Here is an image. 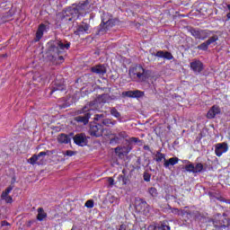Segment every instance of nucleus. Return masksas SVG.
Returning a JSON list of instances; mask_svg holds the SVG:
<instances>
[{
	"label": "nucleus",
	"instance_id": "nucleus-6",
	"mask_svg": "<svg viewBox=\"0 0 230 230\" xmlns=\"http://www.w3.org/2000/svg\"><path fill=\"white\" fill-rule=\"evenodd\" d=\"M89 134L94 137H102L103 136V126L96 122L91 123Z\"/></svg>",
	"mask_w": 230,
	"mask_h": 230
},
{
	"label": "nucleus",
	"instance_id": "nucleus-4",
	"mask_svg": "<svg viewBox=\"0 0 230 230\" xmlns=\"http://www.w3.org/2000/svg\"><path fill=\"white\" fill-rule=\"evenodd\" d=\"M51 154H53L51 151L47 150L45 152H40L38 155H33L28 160V163L32 165L38 164L40 166V164H44V157H46V155H50Z\"/></svg>",
	"mask_w": 230,
	"mask_h": 230
},
{
	"label": "nucleus",
	"instance_id": "nucleus-33",
	"mask_svg": "<svg viewBox=\"0 0 230 230\" xmlns=\"http://www.w3.org/2000/svg\"><path fill=\"white\" fill-rule=\"evenodd\" d=\"M218 40V35H213L208 40H206L208 46H211V44H215Z\"/></svg>",
	"mask_w": 230,
	"mask_h": 230
},
{
	"label": "nucleus",
	"instance_id": "nucleus-14",
	"mask_svg": "<svg viewBox=\"0 0 230 230\" xmlns=\"http://www.w3.org/2000/svg\"><path fill=\"white\" fill-rule=\"evenodd\" d=\"M220 112H222L220 110V106L213 105L208 111L207 118L208 119H213L217 115L220 114Z\"/></svg>",
	"mask_w": 230,
	"mask_h": 230
},
{
	"label": "nucleus",
	"instance_id": "nucleus-25",
	"mask_svg": "<svg viewBox=\"0 0 230 230\" xmlns=\"http://www.w3.org/2000/svg\"><path fill=\"white\" fill-rule=\"evenodd\" d=\"M111 100H112V98H111V95L104 93L102 94L98 97V102L100 103H109V102H111Z\"/></svg>",
	"mask_w": 230,
	"mask_h": 230
},
{
	"label": "nucleus",
	"instance_id": "nucleus-24",
	"mask_svg": "<svg viewBox=\"0 0 230 230\" xmlns=\"http://www.w3.org/2000/svg\"><path fill=\"white\" fill-rule=\"evenodd\" d=\"M118 121L114 120L113 119H102L101 120V124L104 125V127H114L117 125Z\"/></svg>",
	"mask_w": 230,
	"mask_h": 230
},
{
	"label": "nucleus",
	"instance_id": "nucleus-37",
	"mask_svg": "<svg viewBox=\"0 0 230 230\" xmlns=\"http://www.w3.org/2000/svg\"><path fill=\"white\" fill-rule=\"evenodd\" d=\"M12 190H13V186H9L7 187L4 191L2 192V197H5V196H8L10 195V193L12 192Z\"/></svg>",
	"mask_w": 230,
	"mask_h": 230
},
{
	"label": "nucleus",
	"instance_id": "nucleus-7",
	"mask_svg": "<svg viewBox=\"0 0 230 230\" xmlns=\"http://www.w3.org/2000/svg\"><path fill=\"white\" fill-rule=\"evenodd\" d=\"M88 137L84 133H79L73 137L74 143L78 146H87Z\"/></svg>",
	"mask_w": 230,
	"mask_h": 230
},
{
	"label": "nucleus",
	"instance_id": "nucleus-9",
	"mask_svg": "<svg viewBox=\"0 0 230 230\" xmlns=\"http://www.w3.org/2000/svg\"><path fill=\"white\" fill-rule=\"evenodd\" d=\"M110 28H112V20H108L106 22L105 20H102V23L99 25L98 34L103 35Z\"/></svg>",
	"mask_w": 230,
	"mask_h": 230
},
{
	"label": "nucleus",
	"instance_id": "nucleus-41",
	"mask_svg": "<svg viewBox=\"0 0 230 230\" xmlns=\"http://www.w3.org/2000/svg\"><path fill=\"white\" fill-rule=\"evenodd\" d=\"M122 98H132V91L122 92Z\"/></svg>",
	"mask_w": 230,
	"mask_h": 230
},
{
	"label": "nucleus",
	"instance_id": "nucleus-58",
	"mask_svg": "<svg viewBox=\"0 0 230 230\" xmlns=\"http://www.w3.org/2000/svg\"><path fill=\"white\" fill-rule=\"evenodd\" d=\"M73 230V229H72Z\"/></svg>",
	"mask_w": 230,
	"mask_h": 230
},
{
	"label": "nucleus",
	"instance_id": "nucleus-50",
	"mask_svg": "<svg viewBox=\"0 0 230 230\" xmlns=\"http://www.w3.org/2000/svg\"><path fill=\"white\" fill-rule=\"evenodd\" d=\"M172 213L177 214V213H179V209L178 208H172Z\"/></svg>",
	"mask_w": 230,
	"mask_h": 230
},
{
	"label": "nucleus",
	"instance_id": "nucleus-56",
	"mask_svg": "<svg viewBox=\"0 0 230 230\" xmlns=\"http://www.w3.org/2000/svg\"><path fill=\"white\" fill-rule=\"evenodd\" d=\"M227 19H230V13L226 14Z\"/></svg>",
	"mask_w": 230,
	"mask_h": 230
},
{
	"label": "nucleus",
	"instance_id": "nucleus-46",
	"mask_svg": "<svg viewBox=\"0 0 230 230\" xmlns=\"http://www.w3.org/2000/svg\"><path fill=\"white\" fill-rule=\"evenodd\" d=\"M109 186L112 188L114 186V179L112 177L108 178Z\"/></svg>",
	"mask_w": 230,
	"mask_h": 230
},
{
	"label": "nucleus",
	"instance_id": "nucleus-10",
	"mask_svg": "<svg viewBox=\"0 0 230 230\" xmlns=\"http://www.w3.org/2000/svg\"><path fill=\"white\" fill-rule=\"evenodd\" d=\"M132 150V146H118L115 148V154L119 157H125V155H128V153Z\"/></svg>",
	"mask_w": 230,
	"mask_h": 230
},
{
	"label": "nucleus",
	"instance_id": "nucleus-47",
	"mask_svg": "<svg viewBox=\"0 0 230 230\" xmlns=\"http://www.w3.org/2000/svg\"><path fill=\"white\" fill-rule=\"evenodd\" d=\"M139 141V138L137 137H130L129 138V143H137Z\"/></svg>",
	"mask_w": 230,
	"mask_h": 230
},
{
	"label": "nucleus",
	"instance_id": "nucleus-32",
	"mask_svg": "<svg viewBox=\"0 0 230 230\" xmlns=\"http://www.w3.org/2000/svg\"><path fill=\"white\" fill-rule=\"evenodd\" d=\"M155 230H170V226L161 223L160 225L155 226Z\"/></svg>",
	"mask_w": 230,
	"mask_h": 230
},
{
	"label": "nucleus",
	"instance_id": "nucleus-8",
	"mask_svg": "<svg viewBox=\"0 0 230 230\" xmlns=\"http://www.w3.org/2000/svg\"><path fill=\"white\" fill-rule=\"evenodd\" d=\"M148 208V203L141 198L135 199V209L138 213H144L145 209Z\"/></svg>",
	"mask_w": 230,
	"mask_h": 230
},
{
	"label": "nucleus",
	"instance_id": "nucleus-29",
	"mask_svg": "<svg viewBox=\"0 0 230 230\" xmlns=\"http://www.w3.org/2000/svg\"><path fill=\"white\" fill-rule=\"evenodd\" d=\"M121 139L118 136V134L114 133L113 137L110 139V145H118Z\"/></svg>",
	"mask_w": 230,
	"mask_h": 230
},
{
	"label": "nucleus",
	"instance_id": "nucleus-3",
	"mask_svg": "<svg viewBox=\"0 0 230 230\" xmlns=\"http://www.w3.org/2000/svg\"><path fill=\"white\" fill-rule=\"evenodd\" d=\"M129 76L131 78H137L138 80H146V70L141 66H136L129 69Z\"/></svg>",
	"mask_w": 230,
	"mask_h": 230
},
{
	"label": "nucleus",
	"instance_id": "nucleus-40",
	"mask_svg": "<svg viewBox=\"0 0 230 230\" xmlns=\"http://www.w3.org/2000/svg\"><path fill=\"white\" fill-rule=\"evenodd\" d=\"M119 181H122V183L124 185H127L128 182H130V180L128 179V176H123V175L119 176Z\"/></svg>",
	"mask_w": 230,
	"mask_h": 230
},
{
	"label": "nucleus",
	"instance_id": "nucleus-31",
	"mask_svg": "<svg viewBox=\"0 0 230 230\" xmlns=\"http://www.w3.org/2000/svg\"><path fill=\"white\" fill-rule=\"evenodd\" d=\"M142 96H145L144 92H141L139 90L132 91V98H142Z\"/></svg>",
	"mask_w": 230,
	"mask_h": 230
},
{
	"label": "nucleus",
	"instance_id": "nucleus-1",
	"mask_svg": "<svg viewBox=\"0 0 230 230\" xmlns=\"http://www.w3.org/2000/svg\"><path fill=\"white\" fill-rule=\"evenodd\" d=\"M69 48H71V42L69 41L56 40L54 43H51L49 47V53L52 55L51 60H57V57H58L62 51L69 49Z\"/></svg>",
	"mask_w": 230,
	"mask_h": 230
},
{
	"label": "nucleus",
	"instance_id": "nucleus-35",
	"mask_svg": "<svg viewBox=\"0 0 230 230\" xmlns=\"http://www.w3.org/2000/svg\"><path fill=\"white\" fill-rule=\"evenodd\" d=\"M1 199L2 200H4L6 204H12V202H13V199L10 195L1 196Z\"/></svg>",
	"mask_w": 230,
	"mask_h": 230
},
{
	"label": "nucleus",
	"instance_id": "nucleus-15",
	"mask_svg": "<svg viewBox=\"0 0 230 230\" xmlns=\"http://www.w3.org/2000/svg\"><path fill=\"white\" fill-rule=\"evenodd\" d=\"M229 150V146L226 143L217 144L216 146L215 153L217 157H220L222 154H226Z\"/></svg>",
	"mask_w": 230,
	"mask_h": 230
},
{
	"label": "nucleus",
	"instance_id": "nucleus-45",
	"mask_svg": "<svg viewBox=\"0 0 230 230\" xmlns=\"http://www.w3.org/2000/svg\"><path fill=\"white\" fill-rule=\"evenodd\" d=\"M63 155H67L68 157H73L75 155V151L67 150L63 152Z\"/></svg>",
	"mask_w": 230,
	"mask_h": 230
},
{
	"label": "nucleus",
	"instance_id": "nucleus-20",
	"mask_svg": "<svg viewBox=\"0 0 230 230\" xmlns=\"http://www.w3.org/2000/svg\"><path fill=\"white\" fill-rule=\"evenodd\" d=\"M46 31V25L44 24H40L36 32V39L35 41L39 42V40H40V39H42V37L44 36V31Z\"/></svg>",
	"mask_w": 230,
	"mask_h": 230
},
{
	"label": "nucleus",
	"instance_id": "nucleus-43",
	"mask_svg": "<svg viewBox=\"0 0 230 230\" xmlns=\"http://www.w3.org/2000/svg\"><path fill=\"white\" fill-rule=\"evenodd\" d=\"M143 179L146 182H150L151 175L148 172H144Z\"/></svg>",
	"mask_w": 230,
	"mask_h": 230
},
{
	"label": "nucleus",
	"instance_id": "nucleus-49",
	"mask_svg": "<svg viewBox=\"0 0 230 230\" xmlns=\"http://www.w3.org/2000/svg\"><path fill=\"white\" fill-rule=\"evenodd\" d=\"M119 230H127V226L121 225L119 228Z\"/></svg>",
	"mask_w": 230,
	"mask_h": 230
},
{
	"label": "nucleus",
	"instance_id": "nucleus-11",
	"mask_svg": "<svg viewBox=\"0 0 230 230\" xmlns=\"http://www.w3.org/2000/svg\"><path fill=\"white\" fill-rule=\"evenodd\" d=\"M190 69L196 74L202 73L204 70V64L200 60L195 59L190 63Z\"/></svg>",
	"mask_w": 230,
	"mask_h": 230
},
{
	"label": "nucleus",
	"instance_id": "nucleus-44",
	"mask_svg": "<svg viewBox=\"0 0 230 230\" xmlns=\"http://www.w3.org/2000/svg\"><path fill=\"white\" fill-rule=\"evenodd\" d=\"M104 116L103 114H97L94 117L95 121H99V123H102V119H103Z\"/></svg>",
	"mask_w": 230,
	"mask_h": 230
},
{
	"label": "nucleus",
	"instance_id": "nucleus-30",
	"mask_svg": "<svg viewBox=\"0 0 230 230\" xmlns=\"http://www.w3.org/2000/svg\"><path fill=\"white\" fill-rule=\"evenodd\" d=\"M208 48H209V45L207 43V41H205L200 45H199L198 47H196V49H199L201 51H208Z\"/></svg>",
	"mask_w": 230,
	"mask_h": 230
},
{
	"label": "nucleus",
	"instance_id": "nucleus-21",
	"mask_svg": "<svg viewBox=\"0 0 230 230\" xmlns=\"http://www.w3.org/2000/svg\"><path fill=\"white\" fill-rule=\"evenodd\" d=\"M180 215H181L182 217H184V215H189V217H191L192 218H199L200 217V213H199V211L191 212L188 209L181 210Z\"/></svg>",
	"mask_w": 230,
	"mask_h": 230
},
{
	"label": "nucleus",
	"instance_id": "nucleus-36",
	"mask_svg": "<svg viewBox=\"0 0 230 230\" xmlns=\"http://www.w3.org/2000/svg\"><path fill=\"white\" fill-rule=\"evenodd\" d=\"M185 170H186V172H190L194 173L195 165L191 163L185 165Z\"/></svg>",
	"mask_w": 230,
	"mask_h": 230
},
{
	"label": "nucleus",
	"instance_id": "nucleus-2",
	"mask_svg": "<svg viewBox=\"0 0 230 230\" xmlns=\"http://www.w3.org/2000/svg\"><path fill=\"white\" fill-rule=\"evenodd\" d=\"M188 31L189 33H190L192 37H194V39L199 40H206V39H208V37H209V35L213 33V31L209 30H202V29L193 28V27H190L188 30Z\"/></svg>",
	"mask_w": 230,
	"mask_h": 230
},
{
	"label": "nucleus",
	"instance_id": "nucleus-13",
	"mask_svg": "<svg viewBox=\"0 0 230 230\" xmlns=\"http://www.w3.org/2000/svg\"><path fill=\"white\" fill-rule=\"evenodd\" d=\"M73 136V133H70L69 135L66 133H61L58 136V143L60 145H69L71 143V137Z\"/></svg>",
	"mask_w": 230,
	"mask_h": 230
},
{
	"label": "nucleus",
	"instance_id": "nucleus-39",
	"mask_svg": "<svg viewBox=\"0 0 230 230\" xmlns=\"http://www.w3.org/2000/svg\"><path fill=\"white\" fill-rule=\"evenodd\" d=\"M117 136L119 137V139H127L128 137V135L125 131H120L117 133Z\"/></svg>",
	"mask_w": 230,
	"mask_h": 230
},
{
	"label": "nucleus",
	"instance_id": "nucleus-18",
	"mask_svg": "<svg viewBox=\"0 0 230 230\" xmlns=\"http://www.w3.org/2000/svg\"><path fill=\"white\" fill-rule=\"evenodd\" d=\"M89 31V24L83 22L81 25L77 26L76 31H74L75 35H84Z\"/></svg>",
	"mask_w": 230,
	"mask_h": 230
},
{
	"label": "nucleus",
	"instance_id": "nucleus-27",
	"mask_svg": "<svg viewBox=\"0 0 230 230\" xmlns=\"http://www.w3.org/2000/svg\"><path fill=\"white\" fill-rule=\"evenodd\" d=\"M155 157H156L155 158L156 163H161V161H163V160L164 162V159H166V155L161 153V151H157L155 154Z\"/></svg>",
	"mask_w": 230,
	"mask_h": 230
},
{
	"label": "nucleus",
	"instance_id": "nucleus-48",
	"mask_svg": "<svg viewBox=\"0 0 230 230\" xmlns=\"http://www.w3.org/2000/svg\"><path fill=\"white\" fill-rule=\"evenodd\" d=\"M221 202H226V204H230V199H221Z\"/></svg>",
	"mask_w": 230,
	"mask_h": 230
},
{
	"label": "nucleus",
	"instance_id": "nucleus-28",
	"mask_svg": "<svg viewBox=\"0 0 230 230\" xmlns=\"http://www.w3.org/2000/svg\"><path fill=\"white\" fill-rule=\"evenodd\" d=\"M87 4H89V2L86 0L84 3H79L75 8L78 9L79 13L82 14V11L85 10L87 8Z\"/></svg>",
	"mask_w": 230,
	"mask_h": 230
},
{
	"label": "nucleus",
	"instance_id": "nucleus-51",
	"mask_svg": "<svg viewBox=\"0 0 230 230\" xmlns=\"http://www.w3.org/2000/svg\"><path fill=\"white\" fill-rule=\"evenodd\" d=\"M84 112H85V108L77 111L78 114H84Z\"/></svg>",
	"mask_w": 230,
	"mask_h": 230
},
{
	"label": "nucleus",
	"instance_id": "nucleus-52",
	"mask_svg": "<svg viewBox=\"0 0 230 230\" xmlns=\"http://www.w3.org/2000/svg\"><path fill=\"white\" fill-rule=\"evenodd\" d=\"M2 226H10V223L6 221H2Z\"/></svg>",
	"mask_w": 230,
	"mask_h": 230
},
{
	"label": "nucleus",
	"instance_id": "nucleus-42",
	"mask_svg": "<svg viewBox=\"0 0 230 230\" xmlns=\"http://www.w3.org/2000/svg\"><path fill=\"white\" fill-rule=\"evenodd\" d=\"M86 208H94V201L93 199H89L85 202L84 205Z\"/></svg>",
	"mask_w": 230,
	"mask_h": 230
},
{
	"label": "nucleus",
	"instance_id": "nucleus-38",
	"mask_svg": "<svg viewBox=\"0 0 230 230\" xmlns=\"http://www.w3.org/2000/svg\"><path fill=\"white\" fill-rule=\"evenodd\" d=\"M148 193L151 195V197H157L158 195L157 189H155V187L149 188Z\"/></svg>",
	"mask_w": 230,
	"mask_h": 230
},
{
	"label": "nucleus",
	"instance_id": "nucleus-19",
	"mask_svg": "<svg viewBox=\"0 0 230 230\" xmlns=\"http://www.w3.org/2000/svg\"><path fill=\"white\" fill-rule=\"evenodd\" d=\"M177 163H179L178 157H172V158H169L168 160L164 159V168L170 169L171 166H175Z\"/></svg>",
	"mask_w": 230,
	"mask_h": 230
},
{
	"label": "nucleus",
	"instance_id": "nucleus-26",
	"mask_svg": "<svg viewBox=\"0 0 230 230\" xmlns=\"http://www.w3.org/2000/svg\"><path fill=\"white\" fill-rule=\"evenodd\" d=\"M47 217H48V214L44 212V208H39L37 220H39L40 222H42V220H44V218H46Z\"/></svg>",
	"mask_w": 230,
	"mask_h": 230
},
{
	"label": "nucleus",
	"instance_id": "nucleus-5",
	"mask_svg": "<svg viewBox=\"0 0 230 230\" xmlns=\"http://www.w3.org/2000/svg\"><path fill=\"white\" fill-rule=\"evenodd\" d=\"M81 13L76 7H68L61 17L62 21L71 22L75 17H80Z\"/></svg>",
	"mask_w": 230,
	"mask_h": 230
},
{
	"label": "nucleus",
	"instance_id": "nucleus-23",
	"mask_svg": "<svg viewBox=\"0 0 230 230\" xmlns=\"http://www.w3.org/2000/svg\"><path fill=\"white\" fill-rule=\"evenodd\" d=\"M56 91H66V86L62 83H58V81H55L54 86L50 91V94L55 93Z\"/></svg>",
	"mask_w": 230,
	"mask_h": 230
},
{
	"label": "nucleus",
	"instance_id": "nucleus-55",
	"mask_svg": "<svg viewBox=\"0 0 230 230\" xmlns=\"http://www.w3.org/2000/svg\"><path fill=\"white\" fill-rule=\"evenodd\" d=\"M144 150H150V146H144Z\"/></svg>",
	"mask_w": 230,
	"mask_h": 230
},
{
	"label": "nucleus",
	"instance_id": "nucleus-22",
	"mask_svg": "<svg viewBox=\"0 0 230 230\" xmlns=\"http://www.w3.org/2000/svg\"><path fill=\"white\" fill-rule=\"evenodd\" d=\"M110 113L113 116V118H116L119 123H123V117H121V113L118 111V109L116 108H111Z\"/></svg>",
	"mask_w": 230,
	"mask_h": 230
},
{
	"label": "nucleus",
	"instance_id": "nucleus-54",
	"mask_svg": "<svg viewBox=\"0 0 230 230\" xmlns=\"http://www.w3.org/2000/svg\"><path fill=\"white\" fill-rule=\"evenodd\" d=\"M58 60H64V57L58 56Z\"/></svg>",
	"mask_w": 230,
	"mask_h": 230
},
{
	"label": "nucleus",
	"instance_id": "nucleus-34",
	"mask_svg": "<svg viewBox=\"0 0 230 230\" xmlns=\"http://www.w3.org/2000/svg\"><path fill=\"white\" fill-rule=\"evenodd\" d=\"M204 170V165L202 164H197L194 165V173H200Z\"/></svg>",
	"mask_w": 230,
	"mask_h": 230
},
{
	"label": "nucleus",
	"instance_id": "nucleus-16",
	"mask_svg": "<svg viewBox=\"0 0 230 230\" xmlns=\"http://www.w3.org/2000/svg\"><path fill=\"white\" fill-rule=\"evenodd\" d=\"M153 57H158V58H165L166 60H173V55L168 51L159 50L156 53H152Z\"/></svg>",
	"mask_w": 230,
	"mask_h": 230
},
{
	"label": "nucleus",
	"instance_id": "nucleus-12",
	"mask_svg": "<svg viewBox=\"0 0 230 230\" xmlns=\"http://www.w3.org/2000/svg\"><path fill=\"white\" fill-rule=\"evenodd\" d=\"M89 119H91L90 110H88L84 115L75 117V121L82 123L83 125H87V123H89Z\"/></svg>",
	"mask_w": 230,
	"mask_h": 230
},
{
	"label": "nucleus",
	"instance_id": "nucleus-17",
	"mask_svg": "<svg viewBox=\"0 0 230 230\" xmlns=\"http://www.w3.org/2000/svg\"><path fill=\"white\" fill-rule=\"evenodd\" d=\"M92 73H95V75H103L107 73V68L104 65H97L91 68Z\"/></svg>",
	"mask_w": 230,
	"mask_h": 230
},
{
	"label": "nucleus",
	"instance_id": "nucleus-53",
	"mask_svg": "<svg viewBox=\"0 0 230 230\" xmlns=\"http://www.w3.org/2000/svg\"><path fill=\"white\" fill-rule=\"evenodd\" d=\"M183 163H184L185 164H190L191 162L189 161V160H184Z\"/></svg>",
	"mask_w": 230,
	"mask_h": 230
},
{
	"label": "nucleus",
	"instance_id": "nucleus-57",
	"mask_svg": "<svg viewBox=\"0 0 230 230\" xmlns=\"http://www.w3.org/2000/svg\"><path fill=\"white\" fill-rule=\"evenodd\" d=\"M122 173H125V170L122 171Z\"/></svg>",
	"mask_w": 230,
	"mask_h": 230
}]
</instances>
